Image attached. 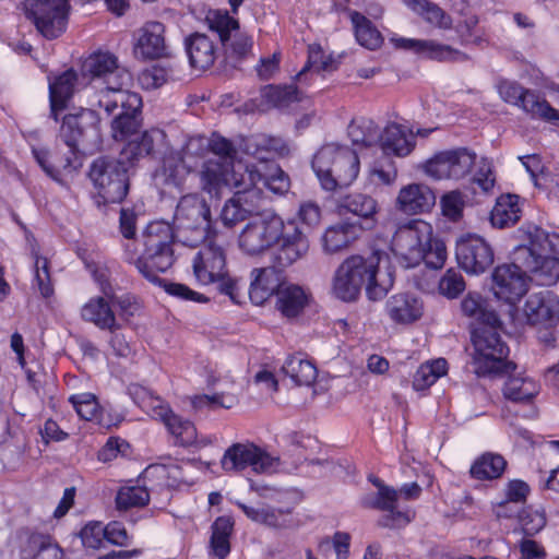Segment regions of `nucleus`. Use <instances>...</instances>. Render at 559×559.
<instances>
[{"instance_id":"obj_26","label":"nucleus","mask_w":559,"mask_h":559,"mask_svg":"<svg viewBox=\"0 0 559 559\" xmlns=\"http://www.w3.org/2000/svg\"><path fill=\"white\" fill-rule=\"evenodd\" d=\"M435 204L433 190L424 183H411L403 187L396 198V207L411 215L429 212Z\"/></svg>"},{"instance_id":"obj_32","label":"nucleus","mask_w":559,"mask_h":559,"mask_svg":"<svg viewBox=\"0 0 559 559\" xmlns=\"http://www.w3.org/2000/svg\"><path fill=\"white\" fill-rule=\"evenodd\" d=\"M166 134L160 129H151L145 131L140 141L129 142L122 150V159L133 166L139 157L144 155H155L160 152L165 145Z\"/></svg>"},{"instance_id":"obj_58","label":"nucleus","mask_w":559,"mask_h":559,"mask_svg":"<svg viewBox=\"0 0 559 559\" xmlns=\"http://www.w3.org/2000/svg\"><path fill=\"white\" fill-rule=\"evenodd\" d=\"M236 403L234 395L215 393L213 395H195L191 400V405L195 411H216L218 408H231Z\"/></svg>"},{"instance_id":"obj_63","label":"nucleus","mask_w":559,"mask_h":559,"mask_svg":"<svg viewBox=\"0 0 559 559\" xmlns=\"http://www.w3.org/2000/svg\"><path fill=\"white\" fill-rule=\"evenodd\" d=\"M32 252L35 257V283L40 295L48 298L53 294V287L50 282V274L48 270V261L46 258L39 257L34 249Z\"/></svg>"},{"instance_id":"obj_30","label":"nucleus","mask_w":559,"mask_h":559,"mask_svg":"<svg viewBox=\"0 0 559 559\" xmlns=\"http://www.w3.org/2000/svg\"><path fill=\"white\" fill-rule=\"evenodd\" d=\"M423 302L413 294L403 293L391 296L385 310L395 323L407 324L418 320L423 314Z\"/></svg>"},{"instance_id":"obj_2","label":"nucleus","mask_w":559,"mask_h":559,"mask_svg":"<svg viewBox=\"0 0 559 559\" xmlns=\"http://www.w3.org/2000/svg\"><path fill=\"white\" fill-rule=\"evenodd\" d=\"M239 148L255 162L243 166L240 175L242 185H262L276 195H284L290 188L288 176L273 160L274 156H285L289 147L282 138L267 134H253L241 140Z\"/></svg>"},{"instance_id":"obj_20","label":"nucleus","mask_w":559,"mask_h":559,"mask_svg":"<svg viewBox=\"0 0 559 559\" xmlns=\"http://www.w3.org/2000/svg\"><path fill=\"white\" fill-rule=\"evenodd\" d=\"M528 243L523 245L531 253L534 266L527 270L532 274V280L540 286H551L559 280V259L555 257H544L540 252L544 243L547 241V233L534 226L527 231Z\"/></svg>"},{"instance_id":"obj_61","label":"nucleus","mask_w":559,"mask_h":559,"mask_svg":"<svg viewBox=\"0 0 559 559\" xmlns=\"http://www.w3.org/2000/svg\"><path fill=\"white\" fill-rule=\"evenodd\" d=\"M440 205L443 216L456 222L462 217L465 206L464 194L459 190L450 191L442 195Z\"/></svg>"},{"instance_id":"obj_51","label":"nucleus","mask_w":559,"mask_h":559,"mask_svg":"<svg viewBox=\"0 0 559 559\" xmlns=\"http://www.w3.org/2000/svg\"><path fill=\"white\" fill-rule=\"evenodd\" d=\"M448 370V362L443 358L423 364L414 374L413 388L423 391L431 386Z\"/></svg>"},{"instance_id":"obj_13","label":"nucleus","mask_w":559,"mask_h":559,"mask_svg":"<svg viewBox=\"0 0 559 559\" xmlns=\"http://www.w3.org/2000/svg\"><path fill=\"white\" fill-rule=\"evenodd\" d=\"M24 9L26 17L45 38L55 39L66 31L69 0H25Z\"/></svg>"},{"instance_id":"obj_36","label":"nucleus","mask_w":559,"mask_h":559,"mask_svg":"<svg viewBox=\"0 0 559 559\" xmlns=\"http://www.w3.org/2000/svg\"><path fill=\"white\" fill-rule=\"evenodd\" d=\"M186 50L191 67L206 70L216 60L214 41L205 34L194 33L186 39Z\"/></svg>"},{"instance_id":"obj_28","label":"nucleus","mask_w":559,"mask_h":559,"mask_svg":"<svg viewBox=\"0 0 559 559\" xmlns=\"http://www.w3.org/2000/svg\"><path fill=\"white\" fill-rule=\"evenodd\" d=\"M49 81V102L50 117L58 121L59 112L63 111L68 102L72 98L76 84L78 73L73 69H68L55 78H48Z\"/></svg>"},{"instance_id":"obj_37","label":"nucleus","mask_w":559,"mask_h":559,"mask_svg":"<svg viewBox=\"0 0 559 559\" xmlns=\"http://www.w3.org/2000/svg\"><path fill=\"white\" fill-rule=\"evenodd\" d=\"M21 558L63 559V551L49 535L33 533L21 547Z\"/></svg>"},{"instance_id":"obj_11","label":"nucleus","mask_w":559,"mask_h":559,"mask_svg":"<svg viewBox=\"0 0 559 559\" xmlns=\"http://www.w3.org/2000/svg\"><path fill=\"white\" fill-rule=\"evenodd\" d=\"M531 253L520 245L511 254L512 262L498 265L492 272L495 296L509 304L519 301L528 290L527 270L534 266Z\"/></svg>"},{"instance_id":"obj_25","label":"nucleus","mask_w":559,"mask_h":559,"mask_svg":"<svg viewBox=\"0 0 559 559\" xmlns=\"http://www.w3.org/2000/svg\"><path fill=\"white\" fill-rule=\"evenodd\" d=\"M272 263L270 266L255 267L250 273L249 298L257 305H263L270 297L277 295L282 285L285 283L282 278V272Z\"/></svg>"},{"instance_id":"obj_44","label":"nucleus","mask_w":559,"mask_h":559,"mask_svg":"<svg viewBox=\"0 0 559 559\" xmlns=\"http://www.w3.org/2000/svg\"><path fill=\"white\" fill-rule=\"evenodd\" d=\"M209 141L204 135L189 136L180 150L175 151L179 155L182 163L195 173L204 162L209 160Z\"/></svg>"},{"instance_id":"obj_50","label":"nucleus","mask_w":559,"mask_h":559,"mask_svg":"<svg viewBox=\"0 0 559 559\" xmlns=\"http://www.w3.org/2000/svg\"><path fill=\"white\" fill-rule=\"evenodd\" d=\"M507 462L500 454L485 453L471 467V475L476 479H495L502 475Z\"/></svg>"},{"instance_id":"obj_42","label":"nucleus","mask_w":559,"mask_h":559,"mask_svg":"<svg viewBox=\"0 0 559 559\" xmlns=\"http://www.w3.org/2000/svg\"><path fill=\"white\" fill-rule=\"evenodd\" d=\"M81 316L85 321L93 322L102 330L114 331V329L120 328L114 311L103 297L91 299L85 304Z\"/></svg>"},{"instance_id":"obj_56","label":"nucleus","mask_w":559,"mask_h":559,"mask_svg":"<svg viewBox=\"0 0 559 559\" xmlns=\"http://www.w3.org/2000/svg\"><path fill=\"white\" fill-rule=\"evenodd\" d=\"M148 500L150 493L147 489L138 485L122 487L116 497V502L119 510L144 507Z\"/></svg>"},{"instance_id":"obj_38","label":"nucleus","mask_w":559,"mask_h":559,"mask_svg":"<svg viewBox=\"0 0 559 559\" xmlns=\"http://www.w3.org/2000/svg\"><path fill=\"white\" fill-rule=\"evenodd\" d=\"M192 169L188 168L186 163H182L181 158L175 151L165 155L160 168L156 171V180L165 187H174L182 189L183 185Z\"/></svg>"},{"instance_id":"obj_35","label":"nucleus","mask_w":559,"mask_h":559,"mask_svg":"<svg viewBox=\"0 0 559 559\" xmlns=\"http://www.w3.org/2000/svg\"><path fill=\"white\" fill-rule=\"evenodd\" d=\"M154 418L163 421L181 445H190L195 441L197 429L194 425L173 413L167 405L158 404L154 409Z\"/></svg>"},{"instance_id":"obj_62","label":"nucleus","mask_w":559,"mask_h":559,"mask_svg":"<svg viewBox=\"0 0 559 559\" xmlns=\"http://www.w3.org/2000/svg\"><path fill=\"white\" fill-rule=\"evenodd\" d=\"M466 287L463 275L455 269H449L439 282V290L448 298H455Z\"/></svg>"},{"instance_id":"obj_9","label":"nucleus","mask_w":559,"mask_h":559,"mask_svg":"<svg viewBox=\"0 0 559 559\" xmlns=\"http://www.w3.org/2000/svg\"><path fill=\"white\" fill-rule=\"evenodd\" d=\"M193 275L201 285L217 284L221 293L240 304L239 281L229 276L226 251L214 239H209L192 260Z\"/></svg>"},{"instance_id":"obj_57","label":"nucleus","mask_w":559,"mask_h":559,"mask_svg":"<svg viewBox=\"0 0 559 559\" xmlns=\"http://www.w3.org/2000/svg\"><path fill=\"white\" fill-rule=\"evenodd\" d=\"M69 402L73 405L78 415L84 420H96L100 423L99 419V405L96 400V396L92 393H80L75 395H71L69 397Z\"/></svg>"},{"instance_id":"obj_33","label":"nucleus","mask_w":559,"mask_h":559,"mask_svg":"<svg viewBox=\"0 0 559 559\" xmlns=\"http://www.w3.org/2000/svg\"><path fill=\"white\" fill-rule=\"evenodd\" d=\"M309 298L304 287L285 282L276 295V309L286 318H296L305 310Z\"/></svg>"},{"instance_id":"obj_3","label":"nucleus","mask_w":559,"mask_h":559,"mask_svg":"<svg viewBox=\"0 0 559 559\" xmlns=\"http://www.w3.org/2000/svg\"><path fill=\"white\" fill-rule=\"evenodd\" d=\"M392 251L406 269L425 262L437 270L447 260L445 245L433 237L432 226L423 219H412L399 226L392 239Z\"/></svg>"},{"instance_id":"obj_16","label":"nucleus","mask_w":559,"mask_h":559,"mask_svg":"<svg viewBox=\"0 0 559 559\" xmlns=\"http://www.w3.org/2000/svg\"><path fill=\"white\" fill-rule=\"evenodd\" d=\"M309 250V240L298 224L282 219V227L277 231L276 241L272 245L271 262L285 270L302 259Z\"/></svg>"},{"instance_id":"obj_7","label":"nucleus","mask_w":559,"mask_h":559,"mask_svg":"<svg viewBox=\"0 0 559 559\" xmlns=\"http://www.w3.org/2000/svg\"><path fill=\"white\" fill-rule=\"evenodd\" d=\"M500 326L501 321L499 320L497 324H483L472 331L475 372L479 377L508 374L516 369L513 361L504 360L509 354V347L498 332Z\"/></svg>"},{"instance_id":"obj_29","label":"nucleus","mask_w":559,"mask_h":559,"mask_svg":"<svg viewBox=\"0 0 559 559\" xmlns=\"http://www.w3.org/2000/svg\"><path fill=\"white\" fill-rule=\"evenodd\" d=\"M379 145L386 156L393 154L397 157H405L415 148L416 140L411 131L393 122L381 132Z\"/></svg>"},{"instance_id":"obj_4","label":"nucleus","mask_w":559,"mask_h":559,"mask_svg":"<svg viewBox=\"0 0 559 559\" xmlns=\"http://www.w3.org/2000/svg\"><path fill=\"white\" fill-rule=\"evenodd\" d=\"M143 252L134 260L139 273L148 282H158L159 273H165L175 262L173 245L177 235L165 221H154L142 231Z\"/></svg>"},{"instance_id":"obj_22","label":"nucleus","mask_w":559,"mask_h":559,"mask_svg":"<svg viewBox=\"0 0 559 559\" xmlns=\"http://www.w3.org/2000/svg\"><path fill=\"white\" fill-rule=\"evenodd\" d=\"M210 26L218 34L222 44L238 59L251 53L253 40L245 32L239 29V23L228 13H216L210 20Z\"/></svg>"},{"instance_id":"obj_14","label":"nucleus","mask_w":559,"mask_h":559,"mask_svg":"<svg viewBox=\"0 0 559 559\" xmlns=\"http://www.w3.org/2000/svg\"><path fill=\"white\" fill-rule=\"evenodd\" d=\"M477 154L467 147L441 151L423 166L425 174L435 180H460L471 174Z\"/></svg>"},{"instance_id":"obj_39","label":"nucleus","mask_w":559,"mask_h":559,"mask_svg":"<svg viewBox=\"0 0 559 559\" xmlns=\"http://www.w3.org/2000/svg\"><path fill=\"white\" fill-rule=\"evenodd\" d=\"M336 207L340 214L352 213L367 221L373 219L378 213V202L371 195L354 192L341 197Z\"/></svg>"},{"instance_id":"obj_52","label":"nucleus","mask_w":559,"mask_h":559,"mask_svg":"<svg viewBox=\"0 0 559 559\" xmlns=\"http://www.w3.org/2000/svg\"><path fill=\"white\" fill-rule=\"evenodd\" d=\"M518 106L533 117H539L548 121L559 120V110L551 107L547 100L539 98L535 93L528 90H525Z\"/></svg>"},{"instance_id":"obj_15","label":"nucleus","mask_w":559,"mask_h":559,"mask_svg":"<svg viewBox=\"0 0 559 559\" xmlns=\"http://www.w3.org/2000/svg\"><path fill=\"white\" fill-rule=\"evenodd\" d=\"M278 465V457L270 455L251 442L231 444L221 460V466L227 473L251 467L254 473L269 474L275 472Z\"/></svg>"},{"instance_id":"obj_43","label":"nucleus","mask_w":559,"mask_h":559,"mask_svg":"<svg viewBox=\"0 0 559 559\" xmlns=\"http://www.w3.org/2000/svg\"><path fill=\"white\" fill-rule=\"evenodd\" d=\"M461 310L464 316L473 319L479 326L499 323L497 312L478 293H468L461 301Z\"/></svg>"},{"instance_id":"obj_6","label":"nucleus","mask_w":559,"mask_h":559,"mask_svg":"<svg viewBox=\"0 0 559 559\" xmlns=\"http://www.w3.org/2000/svg\"><path fill=\"white\" fill-rule=\"evenodd\" d=\"M81 73L90 79L94 90L91 105L94 106L103 96L127 91L131 85L132 75L119 64L118 57L108 50H97L88 55L82 62Z\"/></svg>"},{"instance_id":"obj_34","label":"nucleus","mask_w":559,"mask_h":559,"mask_svg":"<svg viewBox=\"0 0 559 559\" xmlns=\"http://www.w3.org/2000/svg\"><path fill=\"white\" fill-rule=\"evenodd\" d=\"M173 228L177 235V241L187 247H197L212 239V219H174Z\"/></svg>"},{"instance_id":"obj_19","label":"nucleus","mask_w":559,"mask_h":559,"mask_svg":"<svg viewBox=\"0 0 559 559\" xmlns=\"http://www.w3.org/2000/svg\"><path fill=\"white\" fill-rule=\"evenodd\" d=\"M455 257L459 265L469 274H483L495 261L490 243L478 235L467 234L456 240Z\"/></svg>"},{"instance_id":"obj_5","label":"nucleus","mask_w":559,"mask_h":559,"mask_svg":"<svg viewBox=\"0 0 559 559\" xmlns=\"http://www.w3.org/2000/svg\"><path fill=\"white\" fill-rule=\"evenodd\" d=\"M312 169L322 189L334 192L350 186L356 180L360 162L354 150L330 143L314 154Z\"/></svg>"},{"instance_id":"obj_21","label":"nucleus","mask_w":559,"mask_h":559,"mask_svg":"<svg viewBox=\"0 0 559 559\" xmlns=\"http://www.w3.org/2000/svg\"><path fill=\"white\" fill-rule=\"evenodd\" d=\"M243 167L238 169L231 166V162L210 158L195 171L199 177L200 189L211 195L219 199L222 190L233 187L235 178H239Z\"/></svg>"},{"instance_id":"obj_23","label":"nucleus","mask_w":559,"mask_h":559,"mask_svg":"<svg viewBox=\"0 0 559 559\" xmlns=\"http://www.w3.org/2000/svg\"><path fill=\"white\" fill-rule=\"evenodd\" d=\"M135 57L143 60H154L167 55L165 25L160 22H147L135 33L133 47Z\"/></svg>"},{"instance_id":"obj_47","label":"nucleus","mask_w":559,"mask_h":559,"mask_svg":"<svg viewBox=\"0 0 559 559\" xmlns=\"http://www.w3.org/2000/svg\"><path fill=\"white\" fill-rule=\"evenodd\" d=\"M404 3L429 24L440 29L452 27V17L436 3L429 0H404Z\"/></svg>"},{"instance_id":"obj_18","label":"nucleus","mask_w":559,"mask_h":559,"mask_svg":"<svg viewBox=\"0 0 559 559\" xmlns=\"http://www.w3.org/2000/svg\"><path fill=\"white\" fill-rule=\"evenodd\" d=\"M60 136L74 153L80 142L94 144L100 140L99 117L93 109L82 108L63 117Z\"/></svg>"},{"instance_id":"obj_60","label":"nucleus","mask_w":559,"mask_h":559,"mask_svg":"<svg viewBox=\"0 0 559 559\" xmlns=\"http://www.w3.org/2000/svg\"><path fill=\"white\" fill-rule=\"evenodd\" d=\"M155 285L164 287L165 292L181 300H189L194 302H206L209 299L204 295L191 289L189 286L181 283L168 282L159 277L158 282H152Z\"/></svg>"},{"instance_id":"obj_24","label":"nucleus","mask_w":559,"mask_h":559,"mask_svg":"<svg viewBox=\"0 0 559 559\" xmlns=\"http://www.w3.org/2000/svg\"><path fill=\"white\" fill-rule=\"evenodd\" d=\"M493 512L498 520H516L520 524H546L547 522H557L559 514L556 510L547 511L542 506H522L510 500L499 502Z\"/></svg>"},{"instance_id":"obj_45","label":"nucleus","mask_w":559,"mask_h":559,"mask_svg":"<svg viewBox=\"0 0 559 559\" xmlns=\"http://www.w3.org/2000/svg\"><path fill=\"white\" fill-rule=\"evenodd\" d=\"M539 392V384L530 377L510 376L504 382L503 396L514 403H528Z\"/></svg>"},{"instance_id":"obj_27","label":"nucleus","mask_w":559,"mask_h":559,"mask_svg":"<svg viewBox=\"0 0 559 559\" xmlns=\"http://www.w3.org/2000/svg\"><path fill=\"white\" fill-rule=\"evenodd\" d=\"M523 311L530 324L551 325L559 318V300L547 290L531 294Z\"/></svg>"},{"instance_id":"obj_40","label":"nucleus","mask_w":559,"mask_h":559,"mask_svg":"<svg viewBox=\"0 0 559 559\" xmlns=\"http://www.w3.org/2000/svg\"><path fill=\"white\" fill-rule=\"evenodd\" d=\"M359 228L352 223L343 222L330 226L323 234L322 241L324 251L336 253L346 249L358 237Z\"/></svg>"},{"instance_id":"obj_12","label":"nucleus","mask_w":559,"mask_h":559,"mask_svg":"<svg viewBox=\"0 0 559 559\" xmlns=\"http://www.w3.org/2000/svg\"><path fill=\"white\" fill-rule=\"evenodd\" d=\"M110 96H103V100H98L94 106L103 108L107 115L114 114L118 108L121 109L111 121V130L115 140L124 141L141 128L142 98L138 93L128 90Z\"/></svg>"},{"instance_id":"obj_48","label":"nucleus","mask_w":559,"mask_h":559,"mask_svg":"<svg viewBox=\"0 0 559 559\" xmlns=\"http://www.w3.org/2000/svg\"><path fill=\"white\" fill-rule=\"evenodd\" d=\"M212 219L211 209L203 197L189 193L180 198L174 219Z\"/></svg>"},{"instance_id":"obj_49","label":"nucleus","mask_w":559,"mask_h":559,"mask_svg":"<svg viewBox=\"0 0 559 559\" xmlns=\"http://www.w3.org/2000/svg\"><path fill=\"white\" fill-rule=\"evenodd\" d=\"M350 20L358 44L367 49L374 50L383 43L381 33L373 26L370 20L359 12H352Z\"/></svg>"},{"instance_id":"obj_64","label":"nucleus","mask_w":559,"mask_h":559,"mask_svg":"<svg viewBox=\"0 0 559 559\" xmlns=\"http://www.w3.org/2000/svg\"><path fill=\"white\" fill-rule=\"evenodd\" d=\"M207 141L210 143L209 154L213 153L216 156L215 159L231 162V166H234L237 150L229 140L219 134L213 133L207 138Z\"/></svg>"},{"instance_id":"obj_41","label":"nucleus","mask_w":559,"mask_h":559,"mask_svg":"<svg viewBox=\"0 0 559 559\" xmlns=\"http://www.w3.org/2000/svg\"><path fill=\"white\" fill-rule=\"evenodd\" d=\"M282 371L295 384L306 386L313 384L318 376V370L313 362L300 353L288 356L282 367Z\"/></svg>"},{"instance_id":"obj_54","label":"nucleus","mask_w":559,"mask_h":559,"mask_svg":"<svg viewBox=\"0 0 559 559\" xmlns=\"http://www.w3.org/2000/svg\"><path fill=\"white\" fill-rule=\"evenodd\" d=\"M207 554L212 558L226 559L231 548L234 526H211Z\"/></svg>"},{"instance_id":"obj_1","label":"nucleus","mask_w":559,"mask_h":559,"mask_svg":"<svg viewBox=\"0 0 559 559\" xmlns=\"http://www.w3.org/2000/svg\"><path fill=\"white\" fill-rule=\"evenodd\" d=\"M394 284V271L388 262L386 253L374 250L365 254H354L345 259L336 269L332 293L343 301H354L361 288L371 300L383 298Z\"/></svg>"},{"instance_id":"obj_8","label":"nucleus","mask_w":559,"mask_h":559,"mask_svg":"<svg viewBox=\"0 0 559 559\" xmlns=\"http://www.w3.org/2000/svg\"><path fill=\"white\" fill-rule=\"evenodd\" d=\"M368 480L377 491L361 497L362 507L388 512L395 522L409 523L415 520V511L404 506V502L417 500L420 497L423 489L417 483H407L400 489H395L374 475H369Z\"/></svg>"},{"instance_id":"obj_10","label":"nucleus","mask_w":559,"mask_h":559,"mask_svg":"<svg viewBox=\"0 0 559 559\" xmlns=\"http://www.w3.org/2000/svg\"><path fill=\"white\" fill-rule=\"evenodd\" d=\"M131 167L127 159H122L121 153L118 158L98 157L92 163L88 176L97 190L98 205L119 203L126 198Z\"/></svg>"},{"instance_id":"obj_46","label":"nucleus","mask_w":559,"mask_h":559,"mask_svg":"<svg viewBox=\"0 0 559 559\" xmlns=\"http://www.w3.org/2000/svg\"><path fill=\"white\" fill-rule=\"evenodd\" d=\"M233 187L238 189L234 194L236 203H239L248 217L257 215L263 210L265 199L262 189L258 185H242L239 177L235 178Z\"/></svg>"},{"instance_id":"obj_53","label":"nucleus","mask_w":559,"mask_h":559,"mask_svg":"<svg viewBox=\"0 0 559 559\" xmlns=\"http://www.w3.org/2000/svg\"><path fill=\"white\" fill-rule=\"evenodd\" d=\"M262 97L272 107L275 108H287L292 104L301 100V94L297 87L293 85L288 86H274L270 85L262 92Z\"/></svg>"},{"instance_id":"obj_17","label":"nucleus","mask_w":559,"mask_h":559,"mask_svg":"<svg viewBox=\"0 0 559 559\" xmlns=\"http://www.w3.org/2000/svg\"><path fill=\"white\" fill-rule=\"evenodd\" d=\"M280 227H282V218L273 213L249 222L239 235V248L249 255L264 252L276 241Z\"/></svg>"},{"instance_id":"obj_55","label":"nucleus","mask_w":559,"mask_h":559,"mask_svg":"<svg viewBox=\"0 0 559 559\" xmlns=\"http://www.w3.org/2000/svg\"><path fill=\"white\" fill-rule=\"evenodd\" d=\"M520 210L512 197L500 198L491 211L492 226L504 228L515 224L520 218Z\"/></svg>"},{"instance_id":"obj_31","label":"nucleus","mask_w":559,"mask_h":559,"mask_svg":"<svg viewBox=\"0 0 559 559\" xmlns=\"http://www.w3.org/2000/svg\"><path fill=\"white\" fill-rule=\"evenodd\" d=\"M400 41L403 48L437 61H462L467 58L464 52L435 40L402 38Z\"/></svg>"},{"instance_id":"obj_59","label":"nucleus","mask_w":559,"mask_h":559,"mask_svg":"<svg viewBox=\"0 0 559 559\" xmlns=\"http://www.w3.org/2000/svg\"><path fill=\"white\" fill-rule=\"evenodd\" d=\"M460 13L464 16L462 21H460L456 26V33L461 38L462 44H475L480 45L485 39L483 34H480L477 29L478 17L476 14L464 12L463 10Z\"/></svg>"}]
</instances>
